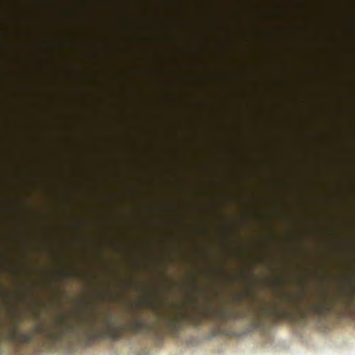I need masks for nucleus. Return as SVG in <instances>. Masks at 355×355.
Instances as JSON below:
<instances>
[{
	"label": "nucleus",
	"instance_id": "f257e3e1",
	"mask_svg": "<svg viewBox=\"0 0 355 355\" xmlns=\"http://www.w3.org/2000/svg\"><path fill=\"white\" fill-rule=\"evenodd\" d=\"M279 302L268 306L261 304L257 308L247 309H227L225 308L206 309L199 308L196 302L195 309L191 313L180 311L178 315H162L155 309L156 313L162 317L170 333L177 335L182 329V321L184 320L193 325H201L205 319L214 320L224 324L230 321L248 320L254 329L263 327L268 320L279 321L286 320L300 327H305L309 322V307L306 304L305 293L297 292H281Z\"/></svg>",
	"mask_w": 355,
	"mask_h": 355
},
{
	"label": "nucleus",
	"instance_id": "f03ea898",
	"mask_svg": "<svg viewBox=\"0 0 355 355\" xmlns=\"http://www.w3.org/2000/svg\"><path fill=\"white\" fill-rule=\"evenodd\" d=\"M112 319V315H104L101 320L102 325L99 326L96 324V317L91 320L80 317L76 324L66 322L62 318H57L53 322V328L46 329L40 324L32 330L21 331L15 327L6 335L5 339L17 347L32 343L37 345L44 343L55 345L71 338L92 343L105 338L118 340L127 330L135 335H148L156 329L155 323L145 322L140 318L131 321L128 325L116 324L113 323Z\"/></svg>",
	"mask_w": 355,
	"mask_h": 355
},
{
	"label": "nucleus",
	"instance_id": "7ed1b4c3",
	"mask_svg": "<svg viewBox=\"0 0 355 355\" xmlns=\"http://www.w3.org/2000/svg\"><path fill=\"white\" fill-rule=\"evenodd\" d=\"M236 300H237V302H241V296H237V297H236Z\"/></svg>",
	"mask_w": 355,
	"mask_h": 355
},
{
	"label": "nucleus",
	"instance_id": "20e7f679",
	"mask_svg": "<svg viewBox=\"0 0 355 355\" xmlns=\"http://www.w3.org/2000/svg\"><path fill=\"white\" fill-rule=\"evenodd\" d=\"M67 277H69V276H71V274H69V273H67Z\"/></svg>",
	"mask_w": 355,
	"mask_h": 355
}]
</instances>
